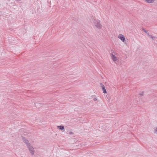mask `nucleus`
<instances>
[{
	"label": "nucleus",
	"mask_w": 157,
	"mask_h": 157,
	"mask_svg": "<svg viewBox=\"0 0 157 157\" xmlns=\"http://www.w3.org/2000/svg\"><path fill=\"white\" fill-rule=\"evenodd\" d=\"M23 142L26 144L32 155H33L34 153V150L32 145L30 143H29L28 140L25 139V138L23 137Z\"/></svg>",
	"instance_id": "nucleus-1"
},
{
	"label": "nucleus",
	"mask_w": 157,
	"mask_h": 157,
	"mask_svg": "<svg viewBox=\"0 0 157 157\" xmlns=\"http://www.w3.org/2000/svg\"><path fill=\"white\" fill-rule=\"evenodd\" d=\"M95 26L98 29H101L102 27V25L100 24L99 20L94 19L93 21Z\"/></svg>",
	"instance_id": "nucleus-2"
},
{
	"label": "nucleus",
	"mask_w": 157,
	"mask_h": 157,
	"mask_svg": "<svg viewBox=\"0 0 157 157\" xmlns=\"http://www.w3.org/2000/svg\"><path fill=\"white\" fill-rule=\"evenodd\" d=\"M100 85L103 90V92L104 94L106 93L107 91L105 89L104 86L101 83H100Z\"/></svg>",
	"instance_id": "nucleus-3"
},
{
	"label": "nucleus",
	"mask_w": 157,
	"mask_h": 157,
	"mask_svg": "<svg viewBox=\"0 0 157 157\" xmlns=\"http://www.w3.org/2000/svg\"><path fill=\"white\" fill-rule=\"evenodd\" d=\"M118 38L121 39L123 42H124L125 40L124 36L122 34H120L118 36Z\"/></svg>",
	"instance_id": "nucleus-4"
},
{
	"label": "nucleus",
	"mask_w": 157,
	"mask_h": 157,
	"mask_svg": "<svg viewBox=\"0 0 157 157\" xmlns=\"http://www.w3.org/2000/svg\"><path fill=\"white\" fill-rule=\"evenodd\" d=\"M111 57H112L113 60L114 61H116L117 60L116 57L115 56V55H113V54H111Z\"/></svg>",
	"instance_id": "nucleus-5"
},
{
	"label": "nucleus",
	"mask_w": 157,
	"mask_h": 157,
	"mask_svg": "<svg viewBox=\"0 0 157 157\" xmlns=\"http://www.w3.org/2000/svg\"><path fill=\"white\" fill-rule=\"evenodd\" d=\"M145 2L148 3H152L154 2L155 0H144Z\"/></svg>",
	"instance_id": "nucleus-6"
},
{
	"label": "nucleus",
	"mask_w": 157,
	"mask_h": 157,
	"mask_svg": "<svg viewBox=\"0 0 157 157\" xmlns=\"http://www.w3.org/2000/svg\"><path fill=\"white\" fill-rule=\"evenodd\" d=\"M58 128L60 130H63L64 129V126L63 125H60L59 126H58Z\"/></svg>",
	"instance_id": "nucleus-7"
},
{
	"label": "nucleus",
	"mask_w": 157,
	"mask_h": 157,
	"mask_svg": "<svg viewBox=\"0 0 157 157\" xmlns=\"http://www.w3.org/2000/svg\"><path fill=\"white\" fill-rule=\"evenodd\" d=\"M150 37L153 40H155V37L153 36H152V35L151 36H150Z\"/></svg>",
	"instance_id": "nucleus-8"
},
{
	"label": "nucleus",
	"mask_w": 157,
	"mask_h": 157,
	"mask_svg": "<svg viewBox=\"0 0 157 157\" xmlns=\"http://www.w3.org/2000/svg\"><path fill=\"white\" fill-rule=\"evenodd\" d=\"M36 106L37 107H39L40 105V104L38 103H36Z\"/></svg>",
	"instance_id": "nucleus-9"
},
{
	"label": "nucleus",
	"mask_w": 157,
	"mask_h": 157,
	"mask_svg": "<svg viewBox=\"0 0 157 157\" xmlns=\"http://www.w3.org/2000/svg\"><path fill=\"white\" fill-rule=\"evenodd\" d=\"M142 29L146 33H147V31L146 30H145L144 28H142Z\"/></svg>",
	"instance_id": "nucleus-10"
},
{
	"label": "nucleus",
	"mask_w": 157,
	"mask_h": 157,
	"mask_svg": "<svg viewBox=\"0 0 157 157\" xmlns=\"http://www.w3.org/2000/svg\"><path fill=\"white\" fill-rule=\"evenodd\" d=\"M144 92H142L139 95L141 96H142L143 95Z\"/></svg>",
	"instance_id": "nucleus-11"
},
{
	"label": "nucleus",
	"mask_w": 157,
	"mask_h": 157,
	"mask_svg": "<svg viewBox=\"0 0 157 157\" xmlns=\"http://www.w3.org/2000/svg\"><path fill=\"white\" fill-rule=\"evenodd\" d=\"M69 134L70 135H72L73 134V132H69Z\"/></svg>",
	"instance_id": "nucleus-12"
},
{
	"label": "nucleus",
	"mask_w": 157,
	"mask_h": 157,
	"mask_svg": "<svg viewBox=\"0 0 157 157\" xmlns=\"http://www.w3.org/2000/svg\"><path fill=\"white\" fill-rule=\"evenodd\" d=\"M147 33V34L148 36L149 37H150V36H151V35H150V34L149 33Z\"/></svg>",
	"instance_id": "nucleus-13"
},
{
	"label": "nucleus",
	"mask_w": 157,
	"mask_h": 157,
	"mask_svg": "<svg viewBox=\"0 0 157 157\" xmlns=\"http://www.w3.org/2000/svg\"><path fill=\"white\" fill-rule=\"evenodd\" d=\"M94 100L95 101H96L97 100V99L96 98H94Z\"/></svg>",
	"instance_id": "nucleus-14"
},
{
	"label": "nucleus",
	"mask_w": 157,
	"mask_h": 157,
	"mask_svg": "<svg viewBox=\"0 0 157 157\" xmlns=\"http://www.w3.org/2000/svg\"><path fill=\"white\" fill-rule=\"evenodd\" d=\"M156 132H157V131H156V129L155 130V133H156Z\"/></svg>",
	"instance_id": "nucleus-15"
}]
</instances>
